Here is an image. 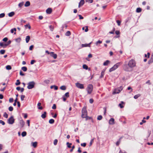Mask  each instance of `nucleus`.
Wrapping results in <instances>:
<instances>
[{
  "instance_id": "a19ab883",
  "label": "nucleus",
  "mask_w": 153,
  "mask_h": 153,
  "mask_svg": "<svg viewBox=\"0 0 153 153\" xmlns=\"http://www.w3.org/2000/svg\"><path fill=\"white\" fill-rule=\"evenodd\" d=\"M58 142V140L57 139H55L53 141V144L54 145H56L57 143Z\"/></svg>"
},
{
  "instance_id": "1a4fd4ad",
  "label": "nucleus",
  "mask_w": 153,
  "mask_h": 153,
  "mask_svg": "<svg viewBox=\"0 0 153 153\" xmlns=\"http://www.w3.org/2000/svg\"><path fill=\"white\" fill-rule=\"evenodd\" d=\"M19 123L21 128H23L25 124L24 121L22 120H21L20 121Z\"/></svg>"
},
{
  "instance_id": "39448f33",
  "label": "nucleus",
  "mask_w": 153,
  "mask_h": 153,
  "mask_svg": "<svg viewBox=\"0 0 153 153\" xmlns=\"http://www.w3.org/2000/svg\"><path fill=\"white\" fill-rule=\"evenodd\" d=\"M93 86L91 84H89L88 85L87 88L88 93V94H91L93 90Z\"/></svg>"
},
{
  "instance_id": "cd10ccee",
  "label": "nucleus",
  "mask_w": 153,
  "mask_h": 153,
  "mask_svg": "<svg viewBox=\"0 0 153 153\" xmlns=\"http://www.w3.org/2000/svg\"><path fill=\"white\" fill-rule=\"evenodd\" d=\"M71 32H70V31H67L65 33V35L66 36H69L71 35Z\"/></svg>"
},
{
  "instance_id": "49530a36",
  "label": "nucleus",
  "mask_w": 153,
  "mask_h": 153,
  "mask_svg": "<svg viewBox=\"0 0 153 153\" xmlns=\"http://www.w3.org/2000/svg\"><path fill=\"white\" fill-rule=\"evenodd\" d=\"M69 92H67L65 94V96H65V97H69Z\"/></svg>"
},
{
  "instance_id": "774afa93",
  "label": "nucleus",
  "mask_w": 153,
  "mask_h": 153,
  "mask_svg": "<svg viewBox=\"0 0 153 153\" xmlns=\"http://www.w3.org/2000/svg\"><path fill=\"white\" fill-rule=\"evenodd\" d=\"M115 32V33L117 35H119L120 34V31L119 30H116Z\"/></svg>"
},
{
  "instance_id": "4d7b16f0",
  "label": "nucleus",
  "mask_w": 153,
  "mask_h": 153,
  "mask_svg": "<svg viewBox=\"0 0 153 153\" xmlns=\"http://www.w3.org/2000/svg\"><path fill=\"white\" fill-rule=\"evenodd\" d=\"M20 75L21 76H23L25 75L23 73L22 71H20L19 72Z\"/></svg>"
},
{
  "instance_id": "864d4df0",
  "label": "nucleus",
  "mask_w": 153,
  "mask_h": 153,
  "mask_svg": "<svg viewBox=\"0 0 153 153\" xmlns=\"http://www.w3.org/2000/svg\"><path fill=\"white\" fill-rule=\"evenodd\" d=\"M52 108L53 109H55L56 108V104H53V106L52 107Z\"/></svg>"
},
{
  "instance_id": "58836bf2",
  "label": "nucleus",
  "mask_w": 153,
  "mask_h": 153,
  "mask_svg": "<svg viewBox=\"0 0 153 153\" xmlns=\"http://www.w3.org/2000/svg\"><path fill=\"white\" fill-rule=\"evenodd\" d=\"M23 4H24V2H22L19 3V4L18 6H19V7H22V6H23Z\"/></svg>"
},
{
  "instance_id": "6ab92c4d",
  "label": "nucleus",
  "mask_w": 153,
  "mask_h": 153,
  "mask_svg": "<svg viewBox=\"0 0 153 153\" xmlns=\"http://www.w3.org/2000/svg\"><path fill=\"white\" fill-rule=\"evenodd\" d=\"M30 5V2L29 1H27L26 2L25 4V6L27 7L29 6Z\"/></svg>"
},
{
  "instance_id": "37998d69",
  "label": "nucleus",
  "mask_w": 153,
  "mask_h": 153,
  "mask_svg": "<svg viewBox=\"0 0 153 153\" xmlns=\"http://www.w3.org/2000/svg\"><path fill=\"white\" fill-rule=\"evenodd\" d=\"M50 81L49 80H48V79H46V80H45L44 81V82L47 84H49V83H50Z\"/></svg>"
},
{
  "instance_id": "c85d7f7f",
  "label": "nucleus",
  "mask_w": 153,
  "mask_h": 153,
  "mask_svg": "<svg viewBox=\"0 0 153 153\" xmlns=\"http://www.w3.org/2000/svg\"><path fill=\"white\" fill-rule=\"evenodd\" d=\"M60 88L63 90H65L66 89V87L65 86L63 85L60 87Z\"/></svg>"
},
{
  "instance_id": "de8ad7c7",
  "label": "nucleus",
  "mask_w": 153,
  "mask_h": 153,
  "mask_svg": "<svg viewBox=\"0 0 153 153\" xmlns=\"http://www.w3.org/2000/svg\"><path fill=\"white\" fill-rule=\"evenodd\" d=\"M102 42V41H101L100 40H98L96 42V45H98L99 44H101Z\"/></svg>"
},
{
  "instance_id": "f3484780",
  "label": "nucleus",
  "mask_w": 153,
  "mask_h": 153,
  "mask_svg": "<svg viewBox=\"0 0 153 153\" xmlns=\"http://www.w3.org/2000/svg\"><path fill=\"white\" fill-rule=\"evenodd\" d=\"M153 62V53L152 54V57L150 59V60L149 61L148 63L149 64H150L151 63H152Z\"/></svg>"
},
{
  "instance_id": "bb28decb",
  "label": "nucleus",
  "mask_w": 153,
  "mask_h": 153,
  "mask_svg": "<svg viewBox=\"0 0 153 153\" xmlns=\"http://www.w3.org/2000/svg\"><path fill=\"white\" fill-rule=\"evenodd\" d=\"M54 122V120L53 119H51L49 120V123L50 124H53Z\"/></svg>"
},
{
  "instance_id": "69168bd1",
  "label": "nucleus",
  "mask_w": 153,
  "mask_h": 153,
  "mask_svg": "<svg viewBox=\"0 0 153 153\" xmlns=\"http://www.w3.org/2000/svg\"><path fill=\"white\" fill-rule=\"evenodd\" d=\"M94 102V100L92 99H91L89 100V102L91 103H92Z\"/></svg>"
},
{
  "instance_id": "72a5a7b5",
  "label": "nucleus",
  "mask_w": 153,
  "mask_h": 153,
  "mask_svg": "<svg viewBox=\"0 0 153 153\" xmlns=\"http://www.w3.org/2000/svg\"><path fill=\"white\" fill-rule=\"evenodd\" d=\"M49 28L51 31H53L54 29V27L52 25H50L49 26Z\"/></svg>"
},
{
  "instance_id": "20e7f679",
  "label": "nucleus",
  "mask_w": 153,
  "mask_h": 153,
  "mask_svg": "<svg viewBox=\"0 0 153 153\" xmlns=\"http://www.w3.org/2000/svg\"><path fill=\"white\" fill-rule=\"evenodd\" d=\"M35 84V82L33 81L29 82L27 84V88L28 89H31L33 88L34 87Z\"/></svg>"
},
{
  "instance_id": "ea45409f",
  "label": "nucleus",
  "mask_w": 153,
  "mask_h": 153,
  "mask_svg": "<svg viewBox=\"0 0 153 153\" xmlns=\"http://www.w3.org/2000/svg\"><path fill=\"white\" fill-rule=\"evenodd\" d=\"M8 114L6 112H4L3 114V116L6 118H7L8 117Z\"/></svg>"
},
{
  "instance_id": "a18cd8bd",
  "label": "nucleus",
  "mask_w": 153,
  "mask_h": 153,
  "mask_svg": "<svg viewBox=\"0 0 153 153\" xmlns=\"http://www.w3.org/2000/svg\"><path fill=\"white\" fill-rule=\"evenodd\" d=\"M114 68H114V66H113L111 68H110V69H109V72H111L114 70H115L116 69H114Z\"/></svg>"
},
{
  "instance_id": "680f3d73",
  "label": "nucleus",
  "mask_w": 153,
  "mask_h": 153,
  "mask_svg": "<svg viewBox=\"0 0 153 153\" xmlns=\"http://www.w3.org/2000/svg\"><path fill=\"white\" fill-rule=\"evenodd\" d=\"M34 46L33 45H31L29 47V50H32Z\"/></svg>"
},
{
  "instance_id": "a878e982",
  "label": "nucleus",
  "mask_w": 153,
  "mask_h": 153,
  "mask_svg": "<svg viewBox=\"0 0 153 153\" xmlns=\"http://www.w3.org/2000/svg\"><path fill=\"white\" fill-rule=\"evenodd\" d=\"M82 68L83 69L86 70H87L88 69V66L85 64H84L83 65Z\"/></svg>"
},
{
  "instance_id": "f8f14e48",
  "label": "nucleus",
  "mask_w": 153,
  "mask_h": 153,
  "mask_svg": "<svg viewBox=\"0 0 153 153\" xmlns=\"http://www.w3.org/2000/svg\"><path fill=\"white\" fill-rule=\"evenodd\" d=\"M114 119L113 118H111L109 120V124H113L114 123Z\"/></svg>"
},
{
  "instance_id": "c03bdc74",
  "label": "nucleus",
  "mask_w": 153,
  "mask_h": 153,
  "mask_svg": "<svg viewBox=\"0 0 153 153\" xmlns=\"http://www.w3.org/2000/svg\"><path fill=\"white\" fill-rule=\"evenodd\" d=\"M11 43V41L10 40L8 41L6 44H5V46H7L10 44Z\"/></svg>"
},
{
  "instance_id": "e433bc0d",
  "label": "nucleus",
  "mask_w": 153,
  "mask_h": 153,
  "mask_svg": "<svg viewBox=\"0 0 153 153\" xmlns=\"http://www.w3.org/2000/svg\"><path fill=\"white\" fill-rule=\"evenodd\" d=\"M102 117L101 115H99L98 116L97 119L98 120H102Z\"/></svg>"
},
{
  "instance_id": "423d86ee",
  "label": "nucleus",
  "mask_w": 153,
  "mask_h": 153,
  "mask_svg": "<svg viewBox=\"0 0 153 153\" xmlns=\"http://www.w3.org/2000/svg\"><path fill=\"white\" fill-rule=\"evenodd\" d=\"M14 119L13 116H12L8 120V123L9 124H12L14 122Z\"/></svg>"
},
{
  "instance_id": "13d9d810",
  "label": "nucleus",
  "mask_w": 153,
  "mask_h": 153,
  "mask_svg": "<svg viewBox=\"0 0 153 153\" xmlns=\"http://www.w3.org/2000/svg\"><path fill=\"white\" fill-rule=\"evenodd\" d=\"M36 62V61L35 60H31V62H30V64L31 65H33V64L34 62Z\"/></svg>"
},
{
  "instance_id": "0eeeda50",
  "label": "nucleus",
  "mask_w": 153,
  "mask_h": 153,
  "mask_svg": "<svg viewBox=\"0 0 153 153\" xmlns=\"http://www.w3.org/2000/svg\"><path fill=\"white\" fill-rule=\"evenodd\" d=\"M76 86L77 88L80 89H83L84 88L83 84L78 82L76 83Z\"/></svg>"
},
{
  "instance_id": "ddd939ff",
  "label": "nucleus",
  "mask_w": 153,
  "mask_h": 153,
  "mask_svg": "<svg viewBox=\"0 0 153 153\" xmlns=\"http://www.w3.org/2000/svg\"><path fill=\"white\" fill-rule=\"evenodd\" d=\"M121 64V62H118L114 66V68H115L114 69H116L118 68V67Z\"/></svg>"
},
{
  "instance_id": "09e8293b",
  "label": "nucleus",
  "mask_w": 153,
  "mask_h": 153,
  "mask_svg": "<svg viewBox=\"0 0 153 153\" xmlns=\"http://www.w3.org/2000/svg\"><path fill=\"white\" fill-rule=\"evenodd\" d=\"M25 28H27V27H28L29 29H30L31 28V27L30 25H25Z\"/></svg>"
},
{
  "instance_id": "f704fd0d",
  "label": "nucleus",
  "mask_w": 153,
  "mask_h": 153,
  "mask_svg": "<svg viewBox=\"0 0 153 153\" xmlns=\"http://www.w3.org/2000/svg\"><path fill=\"white\" fill-rule=\"evenodd\" d=\"M140 96V95L139 94H137L135 95L134 96V98L135 99H137L138 97H139Z\"/></svg>"
},
{
  "instance_id": "c9c22d12",
  "label": "nucleus",
  "mask_w": 153,
  "mask_h": 153,
  "mask_svg": "<svg viewBox=\"0 0 153 153\" xmlns=\"http://www.w3.org/2000/svg\"><path fill=\"white\" fill-rule=\"evenodd\" d=\"M20 82L19 81V80L18 79L16 81V83L15 84L16 85H20Z\"/></svg>"
},
{
  "instance_id": "aec40b11",
  "label": "nucleus",
  "mask_w": 153,
  "mask_h": 153,
  "mask_svg": "<svg viewBox=\"0 0 153 153\" xmlns=\"http://www.w3.org/2000/svg\"><path fill=\"white\" fill-rule=\"evenodd\" d=\"M15 14L13 12H12L8 14V16L9 17H12Z\"/></svg>"
},
{
  "instance_id": "bf43d9fd",
  "label": "nucleus",
  "mask_w": 153,
  "mask_h": 153,
  "mask_svg": "<svg viewBox=\"0 0 153 153\" xmlns=\"http://www.w3.org/2000/svg\"><path fill=\"white\" fill-rule=\"evenodd\" d=\"M0 123L1 124L3 125H4L5 124L4 122L2 120H0Z\"/></svg>"
},
{
  "instance_id": "79ce46f5",
  "label": "nucleus",
  "mask_w": 153,
  "mask_h": 153,
  "mask_svg": "<svg viewBox=\"0 0 153 153\" xmlns=\"http://www.w3.org/2000/svg\"><path fill=\"white\" fill-rule=\"evenodd\" d=\"M15 40L16 42H19L21 41V39L20 38H19L16 39Z\"/></svg>"
},
{
  "instance_id": "412c9836",
  "label": "nucleus",
  "mask_w": 153,
  "mask_h": 153,
  "mask_svg": "<svg viewBox=\"0 0 153 153\" xmlns=\"http://www.w3.org/2000/svg\"><path fill=\"white\" fill-rule=\"evenodd\" d=\"M109 62V60H107L105 61L103 64L104 65L106 66L108 65V63Z\"/></svg>"
},
{
  "instance_id": "5fc2aeb1",
  "label": "nucleus",
  "mask_w": 153,
  "mask_h": 153,
  "mask_svg": "<svg viewBox=\"0 0 153 153\" xmlns=\"http://www.w3.org/2000/svg\"><path fill=\"white\" fill-rule=\"evenodd\" d=\"M8 39L7 38L5 37L2 40L4 42H6L7 41Z\"/></svg>"
},
{
  "instance_id": "052dcab7",
  "label": "nucleus",
  "mask_w": 153,
  "mask_h": 153,
  "mask_svg": "<svg viewBox=\"0 0 153 153\" xmlns=\"http://www.w3.org/2000/svg\"><path fill=\"white\" fill-rule=\"evenodd\" d=\"M13 101V98H10L9 99V101L10 102H12Z\"/></svg>"
},
{
  "instance_id": "603ef678",
  "label": "nucleus",
  "mask_w": 153,
  "mask_h": 153,
  "mask_svg": "<svg viewBox=\"0 0 153 153\" xmlns=\"http://www.w3.org/2000/svg\"><path fill=\"white\" fill-rule=\"evenodd\" d=\"M8 109L10 111H12L13 110V108L12 106H10L9 107Z\"/></svg>"
},
{
  "instance_id": "473e14b6",
  "label": "nucleus",
  "mask_w": 153,
  "mask_h": 153,
  "mask_svg": "<svg viewBox=\"0 0 153 153\" xmlns=\"http://www.w3.org/2000/svg\"><path fill=\"white\" fill-rule=\"evenodd\" d=\"M27 133L26 131H23L22 133V135L24 137L26 135Z\"/></svg>"
},
{
  "instance_id": "dca6fc26",
  "label": "nucleus",
  "mask_w": 153,
  "mask_h": 153,
  "mask_svg": "<svg viewBox=\"0 0 153 153\" xmlns=\"http://www.w3.org/2000/svg\"><path fill=\"white\" fill-rule=\"evenodd\" d=\"M30 36H26V39H25L26 42L27 43H28L30 40Z\"/></svg>"
},
{
  "instance_id": "7c9ffc66",
  "label": "nucleus",
  "mask_w": 153,
  "mask_h": 153,
  "mask_svg": "<svg viewBox=\"0 0 153 153\" xmlns=\"http://www.w3.org/2000/svg\"><path fill=\"white\" fill-rule=\"evenodd\" d=\"M66 144L67 145V146L68 148H71V145H72L71 143L67 142Z\"/></svg>"
},
{
  "instance_id": "2f4dec72",
  "label": "nucleus",
  "mask_w": 153,
  "mask_h": 153,
  "mask_svg": "<svg viewBox=\"0 0 153 153\" xmlns=\"http://www.w3.org/2000/svg\"><path fill=\"white\" fill-rule=\"evenodd\" d=\"M6 68L7 70H11L12 68L11 66L10 65H7L6 66Z\"/></svg>"
},
{
  "instance_id": "4468645a",
  "label": "nucleus",
  "mask_w": 153,
  "mask_h": 153,
  "mask_svg": "<svg viewBox=\"0 0 153 153\" xmlns=\"http://www.w3.org/2000/svg\"><path fill=\"white\" fill-rule=\"evenodd\" d=\"M91 42L88 44H82V47H90V44H91Z\"/></svg>"
},
{
  "instance_id": "9d476101",
  "label": "nucleus",
  "mask_w": 153,
  "mask_h": 153,
  "mask_svg": "<svg viewBox=\"0 0 153 153\" xmlns=\"http://www.w3.org/2000/svg\"><path fill=\"white\" fill-rule=\"evenodd\" d=\"M52 11V10L51 8H48L46 10V12L47 14H50Z\"/></svg>"
},
{
  "instance_id": "393cba45",
  "label": "nucleus",
  "mask_w": 153,
  "mask_h": 153,
  "mask_svg": "<svg viewBox=\"0 0 153 153\" xmlns=\"http://www.w3.org/2000/svg\"><path fill=\"white\" fill-rule=\"evenodd\" d=\"M22 69L24 71H26L27 70V68L26 67L24 66L22 68Z\"/></svg>"
},
{
  "instance_id": "0e129e2a",
  "label": "nucleus",
  "mask_w": 153,
  "mask_h": 153,
  "mask_svg": "<svg viewBox=\"0 0 153 153\" xmlns=\"http://www.w3.org/2000/svg\"><path fill=\"white\" fill-rule=\"evenodd\" d=\"M85 28V32H87L88 31V26H86Z\"/></svg>"
},
{
  "instance_id": "6e6552de",
  "label": "nucleus",
  "mask_w": 153,
  "mask_h": 153,
  "mask_svg": "<svg viewBox=\"0 0 153 153\" xmlns=\"http://www.w3.org/2000/svg\"><path fill=\"white\" fill-rule=\"evenodd\" d=\"M50 55L51 56L53 57L54 59L56 58L57 57L56 54H55L53 52H50Z\"/></svg>"
},
{
  "instance_id": "f257e3e1",
  "label": "nucleus",
  "mask_w": 153,
  "mask_h": 153,
  "mask_svg": "<svg viewBox=\"0 0 153 153\" xmlns=\"http://www.w3.org/2000/svg\"><path fill=\"white\" fill-rule=\"evenodd\" d=\"M128 67L127 65H125L124 66V68L126 71H130V68H133L136 66V62L134 60L131 59L128 62Z\"/></svg>"
},
{
  "instance_id": "3c124183",
  "label": "nucleus",
  "mask_w": 153,
  "mask_h": 153,
  "mask_svg": "<svg viewBox=\"0 0 153 153\" xmlns=\"http://www.w3.org/2000/svg\"><path fill=\"white\" fill-rule=\"evenodd\" d=\"M25 96L24 95H22L21 97V99L22 101H23L24 100V98H25Z\"/></svg>"
},
{
  "instance_id": "7ed1b4c3",
  "label": "nucleus",
  "mask_w": 153,
  "mask_h": 153,
  "mask_svg": "<svg viewBox=\"0 0 153 153\" xmlns=\"http://www.w3.org/2000/svg\"><path fill=\"white\" fill-rule=\"evenodd\" d=\"M82 117L83 118H87L88 117L87 116V111L85 108H82Z\"/></svg>"
},
{
  "instance_id": "4be33fe9",
  "label": "nucleus",
  "mask_w": 153,
  "mask_h": 153,
  "mask_svg": "<svg viewBox=\"0 0 153 153\" xmlns=\"http://www.w3.org/2000/svg\"><path fill=\"white\" fill-rule=\"evenodd\" d=\"M105 71V70H103L102 71V72H101V76H100V78H102L103 77V76H104V74Z\"/></svg>"
},
{
  "instance_id": "b1692460",
  "label": "nucleus",
  "mask_w": 153,
  "mask_h": 153,
  "mask_svg": "<svg viewBox=\"0 0 153 153\" xmlns=\"http://www.w3.org/2000/svg\"><path fill=\"white\" fill-rule=\"evenodd\" d=\"M142 11V9L138 7L137 8V9L136 11L137 13H140V12Z\"/></svg>"
},
{
  "instance_id": "e2e57ef3",
  "label": "nucleus",
  "mask_w": 153,
  "mask_h": 153,
  "mask_svg": "<svg viewBox=\"0 0 153 153\" xmlns=\"http://www.w3.org/2000/svg\"><path fill=\"white\" fill-rule=\"evenodd\" d=\"M85 1L86 2H88L90 3H92L93 1V0H85Z\"/></svg>"
},
{
  "instance_id": "f03ea898",
  "label": "nucleus",
  "mask_w": 153,
  "mask_h": 153,
  "mask_svg": "<svg viewBox=\"0 0 153 153\" xmlns=\"http://www.w3.org/2000/svg\"><path fill=\"white\" fill-rule=\"evenodd\" d=\"M123 87L122 86H121L119 88L115 89L113 92V94H115L120 93L123 90Z\"/></svg>"
},
{
  "instance_id": "a211bd4d",
  "label": "nucleus",
  "mask_w": 153,
  "mask_h": 153,
  "mask_svg": "<svg viewBox=\"0 0 153 153\" xmlns=\"http://www.w3.org/2000/svg\"><path fill=\"white\" fill-rule=\"evenodd\" d=\"M32 146L36 148V147L37 146V143L36 142H32Z\"/></svg>"
},
{
  "instance_id": "8fccbe9b",
  "label": "nucleus",
  "mask_w": 153,
  "mask_h": 153,
  "mask_svg": "<svg viewBox=\"0 0 153 153\" xmlns=\"http://www.w3.org/2000/svg\"><path fill=\"white\" fill-rule=\"evenodd\" d=\"M5 16V14L4 13H2L0 14V18H1L4 17Z\"/></svg>"
},
{
  "instance_id": "5701e85b",
  "label": "nucleus",
  "mask_w": 153,
  "mask_h": 153,
  "mask_svg": "<svg viewBox=\"0 0 153 153\" xmlns=\"http://www.w3.org/2000/svg\"><path fill=\"white\" fill-rule=\"evenodd\" d=\"M122 137H121L120 139L116 143V145L117 146H118L121 140L122 139Z\"/></svg>"
},
{
  "instance_id": "6e6d98bb",
  "label": "nucleus",
  "mask_w": 153,
  "mask_h": 153,
  "mask_svg": "<svg viewBox=\"0 0 153 153\" xmlns=\"http://www.w3.org/2000/svg\"><path fill=\"white\" fill-rule=\"evenodd\" d=\"M86 143H82L81 144V145L84 147H85L86 146Z\"/></svg>"
},
{
  "instance_id": "2eb2a0df",
  "label": "nucleus",
  "mask_w": 153,
  "mask_h": 153,
  "mask_svg": "<svg viewBox=\"0 0 153 153\" xmlns=\"http://www.w3.org/2000/svg\"><path fill=\"white\" fill-rule=\"evenodd\" d=\"M46 114H47L46 112L45 111L44 112V113L43 114H42V115H41V117L43 119L45 118L46 117Z\"/></svg>"
},
{
  "instance_id": "4c0bfd02",
  "label": "nucleus",
  "mask_w": 153,
  "mask_h": 153,
  "mask_svg": "<svg viewBox=\"0 0 153 153\" xmlns=\"http://www.w3.org/2000/svg\"><path fill=\"white\" fill-rule=\"evenodd\" d=\"M5 52V50H1L0 51V53L1 54H4Z\"/></svg>"
},
{
  "instance_id": "c756f323",
  "label": "nucleus",
  "mask_w": 153,
  "mask_h": 153,
  "mask_svg": "<svg viewBox=\"0 0 153 153\" xmlns=\"http://www.w3.org/2000/svg\"><path fill=\"white\" fill-rule=\"evenodd\" d=\"M0 46L2 47H3V48H5L6 46H5V44H4L3 42H0Z\"/></svg>"
},
{
  "instance_id": "338daca9",
  "label": "nucleus",
  "mask_w": 153,
  "mask_h": 153,
  "mask_svg": "<svg viewBox=\"0 0 153 153\" xmlns=\"http://www.w3.org/2000/svg\"><path fill=\"white\" fill-rule=\"evenodd\" d=\"M116 22L118 25H120L121 22L119 20H117V21Z\"/></svg>"
},
{
  "instance_id": "9b49d317",
  "label": "nucleus",
  "mask_w": 153,
  "mask_h": 153,
  "mask_svg": "<svg viewBox=\"0 0 153 153\" xmlns=\"http://www.w3.org/2000/svg\"><path fill=\"white\" fill-rule=\"evenodd\" d=\"M85 3V1L84 0H81L79 3L78 7H80L81 6L83 5Z\"/></svg>"
}]
</instances>
